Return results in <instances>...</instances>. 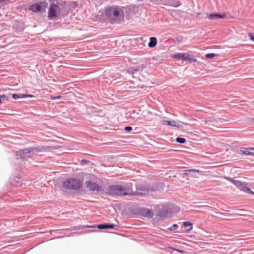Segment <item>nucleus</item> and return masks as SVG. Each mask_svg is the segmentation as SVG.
<instances>
[{
    "instance_id": "nucleus-1",
    "label": "nucleus",
    "mask_w": 254,
    "mask_h": 254,
    "mask_svg": "<svg viewBox=\"0 0 254 254\" xmlns=\"http://www.w3.org/2000/svg\"><path fill=\"white\" fill-rule=\"evenodd\" d=\"M132 184L127 183L126 185H112L108 189V193L111 195H145L149 192L148 189H145L140 186L136 187V190L134 191L132 189Z\"/></svg>"
},
{
    "instance_id": "nucleus-2",
    "label": "nucleus",
    "mask_w": 254,
    "mask_h": 254,
    "mask_svg": "<svg viewBox=\"0 0 254 254\" xmlns=\"http://www.w3.org/2000/svg\"><path fill=\"white\" fill-rule=\"evenodd\" d=\"M82 185L80 180L77 178H71L64 181V187L65 189L78 190Z\"/></svg>"
},
{
    "instance_id": "nucleus-3",
    "label": "nucleus",
    "mask_w": 254,
    "mask_h": 254,
    "mask_svg": "<svg viewBox=\"0 0 254 254\" xmlns=\"http://www.w3.org/2000/svg\"><path fill=\"white\" fill-rule=\"evenodd\" d=\"M122 14L123 11L117 6L110 7L106 10V15L110 19H115Z\"/></svg>"
},
{
    "instance_id": "nucleus-4",
    "label": "nucleus",
    "mask_w": 254,
    "mask_h": 254,
    "mask_svg": "<svg viewBox=\"0 0 254 254\" xmlns=\"http://www.w3.org/2000/svg\"><path fill=\"white\" fill-rule=\"evenodd\" d=\"M47 6L48 3L46 1L38 2L32 4L29 10L34 13H38L45 11Z\"/></svg>"
},
{
    "instance_id": "nucleus-5",
    "label": "nucleus",
    "mask_w": 254,
    "mask_h": 254,
    "mask_svg": "<svg viewBox=\"0 0 254 254\" xmlns=\"http://www.w3.org/2000/svg\"><path fill=\"white\" fill-rule=\"evenodd\" d=\"M60 12V9L57 4H51L48 10V17L49 19L53 20L57 17Z\"/></svg>"
},
{
    "instance_id": "nucleus-6",
    "label": "nucleus",
    "mask_w": 254,
    "mask_h": 254,
    "mask_svg": "<svg viewBox=\"0 0 254 254\" xmlns=\"http://www.w3.org/2000/svg\"><path fill=\"white\" fill-rule=\"evenodd\" d=\"M172 57L177 60H183L185 61H188L190 63L191 62H196L197 59L193 58L188 53H178L172 56Z\"/></svg>"
},
{
    "instance_id": "nucleus-7",
    "label": "nucleus",
    "mask_w": 254,
    "mask_h": 254,
    "mask_svg": "<svg viewBox=\"0 0 254 254\" xmlns=\"http://www.w3.org/2000/svg\"><path fill=\"white\" fill-rule=\"evenodd\" d=\"M86 185L89 190L93 192H98L101 190V187L99 185L91 181H87Z\"/></svg>"
},
{
    "instance_id": "nucleus-8",
    "label": "nucleus",
    "mask_w": 254,
    "mask_h": 254,
    "mask_svg": "<svg viewBox=\"0 0 254 254\" xmlns=\"http://www.w3.org/2000/svg\"><path fill=\"white\" fill-rule=\"evenodd\" d=\"M162 125H163L164 126H165V125L170 126L172 127H176L177 128H180V127H182V125H181L180 122H177V121H174V120L168 121V120H164L162 121Z\"/></svg>"
},
{
    "instance_id": "nucleus-9",
    "label": "nucleus",
    "mask_w": 254,
    "mask_h": 254,
    "mask_svg": "<svg viewBox=\"0 0 254 254\" xmlns=\"http://www.w3.org/2000/svg\"><path fill=\"white\" fill-rule=\"evenodd\" d=\"M250 150H254V147L241 148L240 153L243 155L254 156V153L251 152Z\"/></svg>"
},
{
    "instance_id": "nucleus-10",
    "label": "nucleus",
    "mask_w": 254,
    "mask_h": 254,
    "mask_svg": "<svg viewBox=\"0 0 254 254\" xmlns=\"http://www.w3.org/2000/svg\"><path fill=\"white\" fill-rule=\"evenodd\" d=\"M226 16L225 14H217V13H212L209 15L208 18L209 19H222L224 18Z\"/></svg>"
},
{
    "instance_id": "nucleus-11",
    "label": "nucleus",
    "mask_w": 254,
    "mask_h": 254,
    "mask_svg": "<svg viewBox=\"0 0 254 254\" xmlns=\"http://www.w3.org/2000/svg\"><path fill=\"white\" fill-rule=\"evenodd\" d=\"M34 96L31 94H12V97L14 99L16 100L21 98H25V97H33Z\"/></svg>"
},
{
    "instance_id": "nucleus-12",
    "label": "nucleus",
    "mask_w": 254,
    "mask_h": 254,
    "mask_svg": "<svg viewBox=\"0 0 254 254\" xmlns=\"http://www.w3.org/2000/svg\"><path fill=\"white\" fill-rule=\"evenodd\" d=\"M192 223L190 221H185L183 223V225L186 229L187 231H190L192 230Z\"/></svg>"
},
{
    "instance_id": "nucleus-13",
    "label": "nucleus",
    "mask_w": 254,
    "mask_h": 254,
    "mask_svg": "<svg viewBox=\"0 0 254 254\" xmlns=\"http://www.w3.org/2000/svg\"><path fill=\"white\" fill-rule=\"evenodd\" d=\"M225 178L227 180L231 182L233 184H234L238 188L241 186H243V183L239 181L234 180L230 177H225Z\"/></svg>"
},
{
    "instance_id": "nucleus-14",
    "label": "nucleus",
    "mask_w": 254,
    "mask_h": 254,
    "mask_svg": "<svg viewBox=\"0 0 254 254\" xmlns=\"http://www.w3.org/2000/svg\"><path fill=\"white\" fill-rule=\"evenodd\" d=\"M114 224H103L98 225L97 227L99 229H107V228H113L114 227Z\"/></svg>"
},
{
    "instance_id": "nucleus-15",
    "label": "nucleus",
    "mask_w": 254,
    "mask_h": 254,
    "mask_svg": "<svg viewBox=\"0 0 254 254\" xmlns=\"http://www.w3.org/2000/svg\"><path fill=\"white\" fill-rule=\"evenodd\" d=\"M239 188L243 191L254 194L253 192L248 187H247L243 183V186H241Z\"/></svg>"
},
{
    "instance_id": "nucleus-16",
    "label": "nucleus",
    "mask_w": 254,
    "mask_h": 254,
    "mask_svg": "<svg viewBox=\"0 0 254 254\" xmlns=\"http://www.w3.org/2000/svg\"><path fill=\"white\" fill-rule=\"evenodd\" d=\"M157 44V39L155 37H151L148 46L150 48L155 47Z\"/></svg>"
},
{
    "instance_id": "nucleus-17",
    "label": "nucleus",
    "mask_w": 254,
    "mask_h": 254,
    "mask_svg": "<svg viewBox=\"0 0 254 254\" xmlns=\"http://www.w3.org/2000/svg\"><path fill=\"white\" fill-rule=\"evenodd\" d=\"M18 153H19V154L20 155L22 156V157L23 158H24L25 157V154H29V153H31V150H30L29 149H26L20 150L18 152Z\"/></svg>"
},
{
    "instance_id": "nucleus-18",
    "label": "nucleus",
    "mask_w": 254,
    "mask_h": 254,
    "mask_svg": "<svg viewBox=\"0 0 254 254\" xmlns=\"http://www.w3.org/2000/svg\"><path fill=\"white\" fill-rule=\"evenodd\" d=\"M176 141L179 143H184L186 142V139L183 138L178 137L176 138Z\"/></svg>"
},
{
    "instance_id": "nucleus-19",
    "label": "nucleus",
    "mask_w": 254,
    "mask_h": 254,
    "mask_svg": "<svg viewBox=\"0 0 254 254\" xmlns=\"http://www.w3.org/2000/svg\"><path fill=\"white\" fill-rule=\"evenodd\" d=\"M205 56L207 58H211H211H214L215 56V54H214V53H208V54H207L205 55Z\"/></svg>"
},
{
    "instance_id": "nucleus-20",
    "label": "nucleus",
    "mask_w": 254,
    "mask_h": 254,
    "mask_svg": "<svg viewBox=\"0 0 254 254\" xmlns=\"http://www.w3.org/2000/svg\"><path fill=\"white\" fill-rule=\"evenodd\" d=\"M146 214L147 216L149 217H151L153 216V213L152 211H149V210H146Z\"/></svg>"
},
{
    "instance_id": "nucleus-21",
    "label": "nucleus",
    "mask_w": 254,
    "mask_h": 254,
    "mask_svg": "<svg viewBox=\"0 0 254 254\" xmlns=\"http://www.w3.org/2000/svg\"><path fill=\"white\" fill-rule=\"evenodd\" d=\"M6 97V95L4 94L0 95V105L2 104V100H4L5 99Z\"/></svg>"
},
{
    "instance_id": "nucleus-22",
    "label": "nucleus",
    "mask_w": 254,
    "mask_h": 254,
    "mask_svg": "<svg viewBox=\"0 0 254 254\" xmlns=\"http://www.w3.org/2000/svg\"><path fill=\"white\" fill-rule=\"evenodd\" d=\"M125 130L127 131H130L132 130V128L131 127L127 126L125 127Z\"/></svg>"
},
{
    "instance_id": "nucleus-23",
    "label": "nucleus",
    "mask_w": 254,
    "mask_h": 254,
    "mask_svg": "<svg viewBox=\"0 0 254 254\" xmlns=\"http://www.w3.org/2000/svg\"><path fill=\"white\" fill-rule=\"evenodd\" d=\"M61 97V96H51L50 97V99L52 100L59 99H60Z\"/></svg>"
},
{
    "instance_id": "nucleus-24",
    "label": "nucleus",
    "mask_w": 254,
    "mask_h": 254,
    "mask_svg": "<svg viewBox=\"0 0 254 254\" xmlns=\"http://www.w3.org/2000/svg\"><path fill=\"white\" fill-rule=\"evenodd\" d=\"M248 36L250 37V38L251 40L254 41V35L251 33H249Z\"/></svg>"
},
{
    "instance_id": "nucleus-25",
    "label": "nucleus",
    "mask_w": 254,
    "mask_h": 254,
    "mask_svg": "<svg viewBox=\"0 0 254 254\" xmlns=\"http://www.w3.org/2000/svg\"><path fill=\"white\" fill-rule=\"evenodd\" d=\"M178 226L176 224H173V226L171 228H169V229L171 231L174 230L176 228H177Z\"/></svg>"
},
{
    "instance_id": "nucleus-26",
    "label": "nucleus",
    "mask_w": 254,
    "mask_h": 254,
    "mask_svg": "<svg viewBox=\"0 0 254 254\" xmlns=\"http://www.w3.org/2000/svg\"><path fill=\"white\" fill-rule=\"evenodd\" d=\"M192 171L194 172H199V171L198 170L194 169V170H192Z\"/></svg>"
},
{
    "instance_id": "nucleus-27",
    "label": "nucleus",
    "mask_w": 254,
    "mask_h": 254,
    "mask_svg": "<svg viewBox=\"0 0 254 254\" xmlns=\"http://www.w3.org/2000/svg\"><path fill=\"white\" fill-rule=\"evenodd\" d=\"M87 227H88V228H95L96 226H87Z\"/></svg>"
}]
</instances>
